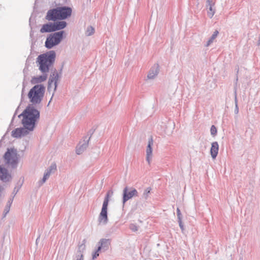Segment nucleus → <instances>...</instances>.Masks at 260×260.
<instances>
[{
    "label": "nucleus",
    "mask_w": 260,
    "mask_h": 260,
    "mask_svg": "<svg viewBox=\"0 0 260 260\" xmlns=\"http://www.w3.org/2000/svg\"><path fill=\"white\" fill-rule=\"evenodd\" d=\"M12 179L11 174L7 169L0 166V180L4 182L10 181Z\"/></svg>",
    "instance_id": "13"
},
{
    "label": "nucleus",
    "mask_w": 260,
    "mask_h": 260,
    "mask_svg": "<svg viewBox=\"0 0 260 260\" xmlns=\"http://www.w3.org/2000/svg\"><path fill=\"white\" fill-rule=\"evenodd\" d=\"M102 250L101 249L100 247H98L96 250L94 251V252L92 254V259H95L98 256H99V252Z\"/></svg>",
    "instance_id": "27"
},
{
    "label": "nucleus",
    "mask_w": 260,
    "mask_h": 260,
    "mask_svg": "<svg viewBox=\"0 0 260 260\" xmlns=\"http://www.w3.org/2000/svg\"><path fill=\"white\" fill-rule=\"evenodd\" d=\"M65 32L63 30L55 32L49 34L45 41V46L47 49H50L54 46L58 45L63 39Z\"/></svg>",
    "instance_id": "6"
},
{
    "label": "nucleus",
    "mask_w": 260,
    "mask_h": 260,
    "mask_svg": "<svg viewBox=\"0 0 260 260\" xmlns=\"http://www.w3.org/2000/svg\"><path fill=\"white\" fill-rule=\"evenodd\" d=\"M55 31L54 28V23L49 22L43 25L42 28L40 29V32L42 33L44 32H51Z\"/></svg>",
    "instance_id": "18"
},
{
    "label": "nucleus",
    "mask_w": 260,
    "mask_h": 260,
    "mask_svg": "<svg viewBox=\"0 0 260 260\" xmlns=\"http://www.w3.org/2000/svg\"><path fill=\"white\" fill-rule=\"evenodd\" d=\"M235 106L236 105V104H238V100H237V98L236 91H235Z\"/></svg>",
    "instance_id": "39"
},
{
    "label": "nucleus",
    "mask_w": 260,
    "mask_h": 260,
    "mask_svg": "<svg viewBox=\"0 0 260 260\" xmlns=\"http://www.w3.org/2000/svg\"><path fill=\"white\" fill-rule=\"evenodd\" d=\"M219 145L217 142H214L211 144L210 153L213 159H215L218 152Z\"/></svg>",
    "instance_id": "20"
},
{
    "label": "nucleus",
    "mask_w": 260,
    "mask_h": 260,
    "mask_svg": "<svg viewBox=\"0 0 260 260\" xmlns=\"http://www.w3.org/2000/svg\"><path fill=\"white\" fill-rule=\"evenodd\" d=\"M94 33V28L92 26H88L85 31V35L90 36Z\"/></svg>",
    "instance_id": "24"
},
{
    "label": "nucleus",
    "mask_w": 260,
    "mask_h": 260,
    "mask_svg": "<svg viewBox=\"0 0 260 260\" xmlns=\"http://www.w3.org/2000/svg\"><path fill=\"white\" fill-rule=\"evenodd\" d=\"M139 193L138 191L133 187H128L126 186L123 190L122 203L124 204L129 199L134 197H138Z\"/></svg>",
    "instance_id": "11"
},
{
    "label": "nucleus",
    "mask_w": 260,
    "mask_h": 260,
    "mask_svg": "<svg viewBox=\"0 0 260 260\" xmlns=\"http://www.w3.org/2000/svg\"><path fill=\"white\" fill-rule=\"evenodd\" d=\"M53 23L55 31L58 30L61 31L60 30L64 28L67 25V23L62 20H57L54 21Z\"/></svg>",
    "instance_id": "21"
},
{
    "label": "nucleus",
    "mask_w": 260,
    "mask_h": 260,
    "mask_svg": "<svg viewBox=\"0 0 260 260\" xmlns=\"http://www.w3.org/2000/svg\"><path fill=\"white\" fill-rule=\"evenodd\" d=\"M90 136L93 134V132L91 131L89 132ZM91 136L88 137V135L84 137L83 140L80 141L76 147V153L77 154L82 153L84 150L87 148L88 146V142L90 139Z\"/></svg>",
    "instance_id": "12"
},
{
    "label": "nucleus",
    "mask_w": 260,
    "mask_h": 260,
    "mask_svg": "<svg viewBox=\"0 0 260 260\" xmlns=\"http://www.w3.org/2000/svg\"><path fill=\"white\" fill-rule=\"evenodd\" d=\"M86 240L84 239L82 243L79 245L78 247V251H77V254L76 255L77 259L76 260H83V252L85 250L86 248Z\"/></svg>",
    "instance_id": "17"
},
{
    "label": "nucleus",
    "mask_w": 260,
    "mask_h": 260,
    "mask_svg": "<svg viewBox=\"0 0 260 260\" xmlns=\"http://www.w3.org/2000/svg\"><path fill=\"white\" fill-rule=\"evenodd\" d=\"M177 216L178 220H182L181 213L180 209L178 208H177Z\"/></svg>",
    "instance_id": "31"
},
{
    "label": "nucleus",
    "mask_w": 260,
    "mask_h": 260,
    "mask_svg": "<svg viewBox=\"0 0 260 260\" xmlns=\"http://www.w3.org/2000/svg\"><path fill=\"white\" fill-rule=\"evenodd\" d=\"M178 221L180 229H181L182 231H183L184 230V228L182 222V220H178Z\"/></svg>",
    "instance_id": "33"
},
{
    "label": "nucleus",
    "mask_w": 260,
    "mask_h": 260,
    "mask_svg": "<svg viewBox=\"0 0 260 260\" xmlns=\"http://www.w3.org/2000/svg\"><path fill=\"white\" fill-rule=\"evenodd\" d=\"M21 186H19V187H15L14 188V190H13V193L14 194V196H15L16 193L18 192Z\"/></svg>",
    "instance_id": "32"
},
{
    "label": "nucleus",
    "mask_w": 260,
    "mask_h": 260,
    "mask_svg": "<svg viewBox=\"0 0 260 260\" xmlns=\"http://www.w3.org/2000/svg\"><path fill=\"white\" fill-rule=\"evenodd\" d=\"M18 156L16 149L8 148L4 155V158L6 163L10 166L12 168L14 169L18 166Z\"/></svg>",
    "instance_id": "7"
},
{
    "label": "nucleus",
    "mask_w": 260,
    "mask_h": 260,
    "mask_svg": "<svg viewBox=\"0 0 260 260\" xmlns=\"http://www.w3.org/2000/svg\"><path fill=\"white\" fill-rule=\"evenodd\" d=\"M71 8L63 6H58L49 10L45 16L48 21H55L63 20L70 17L72 15Z\"/></svg>",
    "instance_id": "1"
},
{
    "label": "nucleus",
    "mask_w": 260,
    "mask_h": 260,
    "mask_svg": "<svg viewBox=\"0 0 260 260\" xmlns=\"http://www.w3.org/2000/svg\"><path fill=\"white\" fill-rule=\"evenodd\" d=\"M13 198L10 199L9 200V201H8L6 206H9V207H11V204H12V203L13 202Z\"/></svg>",
    "instance_id": "35"
},
{
    "label": "nucleus",
    "mask_w": 260,
    "mask_h": 260,
    "mask_svg": "<svg viewBox=\"0 0 260 260\" xmlns=\"http://www.w3.org/2000/svg\"><path fill=\"white\" fill-rule=\"evenodd\" d=\"M153 144V140L152 137L151 136L148 142V145L146 148V160L149 164L152 155V145Z\"/></svg>",
    "instance_id": "14"
},
{
    "label": "nucleus",
    "mask_w": 260,
    "mask_h": 260,
    "mask_svg": "<svg viewBox=\"0 0 260 260\" xmlns=\"http://www.w3.org/2000/svg\"><path fill=\"white\" fill-rule=\"evenodd\" d=\"M16 114V111L15 112V114H14V116H13V118H12V121L13 120V119H14V117H15V116Z\"/></svg>",
    "instance_id": "42"
},
{
    "label": "nucleus",
    "mask_w": 260,
    "mask_h": 260,
    "mask_svg": "<svg viewBox=\"0 0 260 260\" xmlns=\"http://www.w3.org/2000/svg\"><path fill=\"white\" fill-rule=\"evenodd\" d=\"M46 181L45 178H43L40 181V185H42L44 183H45Z\"/></svg>",
    "instance_id": "37"
},
{
    "label": "nucleus",
    "mask_w": 260,
    "mask_h": 260,
    "mask_svg": "<svg viewBox=\"0 0 260 260\" xmlns=\"http://www.w3.org/2000/svg\"><path fill=\"white\" fill-rule=\"evenodd\" d=\"M45 87L41 84L35 85L29 91L28 98L29 102L33 104H40L44 95Z\"/></svg>",
    "instance_id": "5"
},
{
    "label": "nucleus",
    "mask_w": 260,
    "mask_h": 260,
    "mask_svg": "<svg viewBox=\"0 0 260 260\" xmlns=\"http://www.w3.org/2000/svg\"><path fill=\"white\" fill-rule=\"evenodd\" d=\"M212 2V0H207V3Z\"/></svg>",
    "instance_id": "43"
},
{
    "label": "nucleus",
    "mask_w": 260,
    "mask_h": 260,
    "mask_svg": "<svg viewBox=\"0 0 260 260\" xmlns=\"http://www.w3.org/2000/svg\"><path fill=\"white\" fill-rule=\"evenodd\" d=\"M56 53L54 50H50L39 55L36 62L38 64L39 69L43 73L49 72L50 68L55 62Z\"/></svg>",
    "instance_id": "2"
},
{
    "label": "nucleus",
    "mask_w": 260,
    "mask_h": 260,
    "mask_svg": "<svg viewBox=\"0 0 260 260\" xmlns=\"http://www.w3.org/2000/svg\"><path fill=\"white\" fill-rule=\"evenodd\" d=\"M159 71L158 64H154L150 69L147 75V78L149 79H154L158 74Z\"/></svg>",
    "instance_id": "15"
},
{
    "label": "nucleus",
    "mask_w": 260,
    "mask_h": 260,
    "mask_svg": "<svg viewBox=\"0 0 260 260\" xmlns=\"http://www.w3.org/2000/svg\"><path fill=\"white\" fill-rule=\"evenodd\" d=\"M257 45L258 46L260 45V38L259 37V39H258V40Z\"/></svg>",
    "instance_id": "40"
},
{
    "label": "nucleus",
    "mask_w": 260,
    "mask_h": 260,
    "mask_svg": "<svg viewBox=\"0 0 260 260\" xmlns=\"http://www.w3.org/2000/svg\"><path fill=\"white\" fill-rule=\"evenodd\" d=\"M50 174H49V172H45L44 174V176L43 178H45V179H47L49 176H50Z\"/></svg>",
    "instance_id": "34"
},
{
    "label": "nucleus",
    "mask_w": 260,
    "mask_h": 260,
    "mask_svg": "<svg viewBox=\"0 0 260 260\" xmlns=\"http://www.w3.org/2000/svg\"><path fill=\"white\" fill-rule=\"evenodd\" d=\"M234 112L236 114H237L239 113V108L238 104H236V105L235 106Z\"/></svg>",
    "instance_id": "36"
},
{
    "label": "nucleus",
    "mask_w": 260,
    "mask_h": 260,
    "mask_svg": "<svg viewBox=\"0 0 260 260\" xmlns=\"http://www.w3.org/2000/svg\"><path fill=\"white\" fill-rule=\"evenodd\" d=\"M22 124L23 125V127H19L15 128L12 132L11 136L15 138H19L22 137L27 135L29 132L32 131L35 126L31 125H28L27 123L22 121Z\"/></svg>",
    "instance_id": "9"
},
{
    "label": "nucleus",
    "mask_w": 260,
    "mask_h": 260,
    "mask_svg": "<svg viewBox=\"0 0 260 260\" xmlns=\"http://www.w3.org/2000/svg\"><path fill=\"white\" fill-rule=\"evenodd\" d=\"M214 3L212 2L207 3L208 16L211 18L215 14V9L214 7Z\"/></svg>",
    "instance_id": "22"
},
{
    "label": "nucleus",
    "mask_w": 260,
    "mask_h": 260,
    "mask_svg": "<svg viewBox=\"0 0 260 260\" xmlns=\"http://www.w3.org/2000/svg\"><path fill=\"white\" fill-rule=\"evenodd\" d=\"M219 34V32L217 30H215L213 34L212 35L211 37L209 38V40L207 41V44H206V46L208 47L210 46L214 41V40L215 39V38L217 37Z\"/></svg>",
    "instance_id": "23"
},
{
    "label": "nucleus",
    "mask_w": 260,
    "mask_h": 260,
    "mask_svg": "<svg viewBox=\"0 0 260 260\" xmlns=\"http://www.w3.org/2000/svg\"><path fill=\"white\" fill-rule=\"evenodd\" d=\"M35 104H29L18 117H22V121L28 125L36 126V122L40 116V111L35 107Z\"/></svg>",
    "instance_id": "4"
},
{
    "label": "nucleus",
    "mask_w": 260,
    "mask_h": 260,
    "mask_svg": "<svg viewBox=\"0 0 260 260\" xmlns=\"http://www.w3.org/2000/svg\"><path fill=\"white\" fill-rule=\"evenodd\" d=\"M56 53L54 50H50L39 55L36 62L38 64L39 69L43 73L49 72L50 68L55 62Z\"/></svg>",
    "instance_id": "3"
},
{
    "label": "nucleus",
    "mask_w": 260,
    "mask_h": 260,
    "mask_svg": "<svg viewBox=\"0 0 260 260\" xmlns=\"http://www.w3.org/2000/svg\"><path fill=\"white\" fill-rule=\"evenodd\" d=\"M24 88H25V85L24 84H23V88H22V93H21V99H22L23 98V94H24Z\"/></svg>",
    "instance_id": "38"
},
{
    "label": "nucleus",
    "mask_w": 260,
    "mask_h": 260,
    "mask_svg": "<svg viewBox=\"0 0 260 260\" xmlns=\"http://www.w3.org/2000/svg\"><path fill=\"white\" fill-rule=\"evenodd\" d=\"M40 236H39L37 238V239H36V243H38V241H39V239H40Z\"/></svg>",
    "instance_id": "41"
},
{
    "label": "nucleus",
    "mask_w": 260,
    "mask_h": 260,
    "mask_svg": "<svg viewBox=\"0 0 260 260\" xmlns=\"http://www.w3.org/2000/svg\"><path fill=\"white\" fill-rule=\"evenodd\" d=\"M47 79V75L46 73H43V75L39 76H34L31 78L30 82L32 84H39L46 80Z\"/></svg>",
    "instance_id": "16"
},
{
    "label": "nucleus",
    "mask_w": 260,
    "mask_h": 260,
    "mask_svg": "<svg viewBox=\"0 0 260 260\" xmlns=\"http://www.w3.org/2000/svg\"><path fill=\"white\" fill-rule=\"evenodd\" d=\"M111 243V240L109 239H101L98 242V247H100L101 249L106 251L108 249Z\"/></svg>",
    "instance_id": "19"
},
{
    "label": "nucleus",
    "mask_w": 260,
    "mask_h": 260,
    "mask_svg": "<svg viewBox=\"0 0 260 260\" xmlns=\"http://www.w3.org/2000/svg\"><path fill=\"white\" fill-rule=\"evenodd\" d=\"M129 228L133 232H136L138 230V226L134 224H130Z\"/></svg>",
    "instance_id": "29"
},
{
    "label": "nucleus",
    "mask_w": 260,
    "mask_h": 260,
    "mask_svg": "<svg viewBox=\"0 0 260 260\" xmlns=\"http://www.w3.org/2000/svg\"><path fill=\"white\" fill-rule=\"evenodd\" d=\"M151 190V187H147L144 191V192L142 195V198L144 199L145 200H147Z\"/></svg>",
    "instance_id": "25"
},
{
    "label": "nucleus",
    "mask_w": 260,
    "mask_h": 260,
    "mask_svg": "<svg viewBox=\"0 0 260 260\" xmlns=\"http://www.w3.org/2000/svg\"><path fill=\"white\" fill-rule=\"evenodd\" d=\"M236 81H238V77H237V78H236Z\"/></svg>",
    "instance_id": "45"
},
{
    "label": "nucleus",
    "mask_w": 260,
    "mask_h": 260,
    "mask_svg": "<svg viewBox=\"0 0 260 260\" xmlns=\"http://www.w3.org/2000/svg\"><path fill=\"white\" fill-rule=\"evenodd\" d=\"M56 170V165L55 164H52L47 170L46 172H49V174H51L52 171H54Z\"/></svg>",
    "instance_id": "26"
},
{
    "label": "nucleus",
    "mask_w": 260,
    "mask_h": 260,
    "mask_svg": "<svg viewBox=\"0 0 260 260\" xmlns=\"http://www.w3.org/2000/svg\"><path fill=\"white\" fill-rule=\"evenodd\" d=\"M59 78L58 74L56 69H54L53 72H52L50 74L48 82V86H47V90L50 93L52 91L53 89V93L52 96L54 94V92L56 89L57 88V83Z\"/></svg>",
    "instance_id": "10"
},
{
    "label": "nucleus",
    "mask_w": 260,
    "mask_h": 260,
    "mask_svg": "<svg viewBox=\"0 0 260 260\" xmlns=\"http://www.w3.org/2000/svg\"><path fill=\"white\" fill-rule=\"evenodd\" d=\"M10 209V207H9V206L6 205L4 211V213H3L4 217H5L6 216V215L9 212Z\"/></svg>",
    "instance_id": "30"
},
{
    "label": "nucleus",
    "mask_w": 260,
    "mask_h": 260,
    "mask_svg": "<svg viewBox=\"0 0 260 260\" xmlns=\"http://www.w3.org/2000/svg\"><path fill=\"white\" fill-rule=\"evenodd\" d=\"M110 192L111 194L113 193V192L111 191V190H109L106 193L103 202L102 210L98 218L100 223L103 224H107L108 221L107 210L110 197Z\"/></svg>",
    "instance_id": "8"
},
{
    "label": "nucleus",
    "mask_w": 260,
    "mask_h": 260,
    "mask_svg": "<svg viewBox=\"0 0 260 260\" xmlns=\"http://www.w3.org/2000/svg\"><path fill=\"white\" fill-rule=\"evenodd\" d=\"M210 133L213 136H215L217 134V128L214 125H212L211 127Z\"/></svg>",
    "instance_id": "28"
},
{
    "label": "nucleus",
    "mask_w": 260,
    "mask_h": 260,
    "mask_svg": "<svg viewBox=\"0 0 260 260\" xmlns=\"http://www.w3.org/2000/svg\"><path fill=\"white\" fill-rule=\"evenodd\" d=\"M51 98H52V97ZM50 102H51V101H50L49 102L48 104H49L50 103Z\"/></svg>",
    "instance_id": "44"
}]
</instances>
